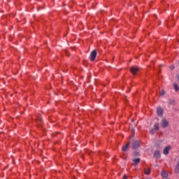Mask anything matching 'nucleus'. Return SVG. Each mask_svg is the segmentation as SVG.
<instances>
[{"label": "nucleus", "instance_id": "nucleus-8", "mask_svg": "<svg viewBox=\"0 0 179 179\" xmlns=\"http://www.w3.org/2000/svg\"><path fill=\"white\" fill-rule=\"evenodd\" d=\"M176 174H179V160L177 162V164L175 169Z\"/></svg>", "mask_w": 179, "mask_h": 179}, {"label": "nucleus", "instance_id": "nucleus-21", "mask_svg": "<svg viewBox=\"0 0 179 179\" xmlns=\"http://www.w3.org/2000/svg\"><path fill=\"white\" fill-rule=\"evenodd\" d=\"M37 120H38V121H41V119H40V118H37Z\"/></svg>", "mask_w": 179, "mask_h": 179}, {"label": "nucleus", "instance_id": "nucleus-20", "mask_svg": "<svg viewBox=\"0 0 179 179\" xmlns=\"http://www.w3.org/2000/svg\"><path fill=\"white\" fill-rule=\"evenodd\" d=\"M127 178H128V176H127V175H124L123 179H127Z\"/></svg>", "mask_w": 179, "mask_h": 179}, {"label": "nucleus", "instance_id": "nucleus-7", "mask_svg": "<svg viewBox=\"0 0 179 179\" xmlns=\"http://www.w3.org/2000/svg\"><path fill=\"white\" fill-rule=\"evenodd\" d=\"M133 162H134L133 165L136 166L138 165L139 163H141V158L134 159H133Z\"/></svg>", "mask_w": 179, "mask_h": 179}, {"label": "nucleus", "instance_id": "nucleus-18", "mask_svg": "<svg viewBox=\"0 0 179 179\" xmlns=\"http://www.w3.org/2000/svg\"><path fill=\"white\" fill-rule=\"evenodd\" d=\"M165 93H166V91L162 90V91L161 92V96L164 95V94H165Z\"/></svg>", "mask_w": 179, "mask_h": 179}, {"label": "nucleus", "instance_id": "nucleus-14", "mask_svg": "<svg viewBox=\"0 0 179 179\" xmlns=\"http://www.w3.org/2000/svg\"><path fill=\"white\" fill-rule=\"evenodd\" d=\"M173 87H174L176 92H178V90H179L178 85H177V84H173Z\"/></svg>", "mask_w": 179, "mask_h": 179}, {"label": "nucleus", "instance_id": "nucleus-2", "mask_svg": "<svg viewBox=\"0 0 179 179\" xmlns=\"http://www.w3.org/2000/svg\"><path fill=\"white\" fill-rule=\"evenodd\" d=\"M161 127H162V128H167V127H169V121H167L166 119H162Z\"/></svg>", "mask_w": 179, "mask_h": 179}, {"label": "nucleus", "instance_id": "nucleus-22", "mask_svg": "<svg viewBox=\"0 0 179 179\" xmlns=\"http://www.w3.org/2000/svg\"><path fill=\"white\" fill-rule=\"evenodd\" d=\"M178 80H179V76H178Z\"/></svg>", "mask_w": 179, "mask_h": 179}, {"label": "nucleus", "instance_id": "nucleus-11", "mask_svg": "<svg viewBox=\"0 0 179 179\" xmlns=\"http://www.w3.org/2000/svg\"><path fill=\"white\" fill-rule=\"evenodd\" d=\"M129 148V143H127V145L122 147V151L127 152Z\"/></svg>", "mask_w": 179, "mask_h": 179}, {"label": "nucleus", "instance_id": "nucleus-5", "mask_svg": "<svg viewBox=\"0 0 179 179\" xmlns=\"http://www.w3.org/2000/svg\"><path fill=\"white\" fill-rule=\"evenodd\" d=\"M170 149H171V146L170 145L165 147V148L163 150V153L164 155H165V156H167V155H169V152H170Z\"/></svg>", "mask_w": 179, "mask_h": 179}, {"label": "nucleus", "instance_id": "nucleus-10", "mask_svg": "<svg viewBox=\"0 0 179 179\" xmlns=\"http://www.w3.org/2000/svg\"><path fill=\"white\" fill-rule=\"evenodd\" d=\"M162 176L164 177V178H167V177H169V173H167L166 171H162Z\"/></svg>", "mask_w": 179, "mask_h": 179}, {"label": "nucleus", "instance_id": "nucleus-1", "mask_svg": "<svg viewBox=\"0 0 179 179\" xmlns=\"http://www.w3.org/2000/svg\"><path fill=\"white\" fill-rule=\"evenodd\" d=\"M96 57H97V51H96V50H94L92 51L90 56V61H94L96 59Z\"/></svg>", "mask_w": 179, "mask_h": 179}, {"label": "nucleus", "instance_id": "nucleus-3", "mask_svg": "<svg viewBox=\"0 0 179 179\" xmlns=\"http://www.w3.org/2000/svg\"><path fill=\"white\" fill-rule=\"evenodd\" d=\"M138 71H139V69L137 66H133L130 69V72L133 75H136V73H138Z\"/></svg>", "mask_w": 179, "mask_h": 179}, {"label": "nucleus", "instance_id": "nucleus-19", "mask_svg": "<svg viewBox=\"0 0 179 179\" xmlns=\"http://www.w3.org/2000/svg\"><path fill=\"white\" fill-rule=\"evenodd\" d=\"M174 68H175L174 65H172L170 66V69H171V71L174 70Z\"/></svg>", "mask_w": 179, "mask_h": 179}, {"label": "nucleus", "instance_id": "nucleus-16", "mask_svg": "<svg viewBox=\"0 0 179 179\" xmlns=\"http://www.w3.org/2000/svg\"><path fill=\"white\" fill-rule=\"evenodd\" d=\"M134 156H136V157L141 156V155L139 154V152H136V151L134 152Z\"/></svg>", "mask_w": 179, "mask_h": 179}, {"label": "nucleus", "instance_id": "nucleus-13", "mask_svg": "<svg viewBox=\"0 0 179 179\" xmlns=\"http://www.w3.org/2000/svg\"><path fill=\"white\" fill-rule=\"evenodd\" d=\"M155 131H159V123H155L154 125Z\"/></svg>", "mask_w": 179, "mask_h": 179}, {"label": "nucleus", "instance_id": "nucleus-4", "mask_svg": "<svg viewBox=\"0 0 179 179\" xmlns=\"http://www.w3.org/2000/svg\"><path fill=\"white\" fill-rule=\"evenodd\" d=\"M141 146V143L138 141H135L132 143L133 149H138Z\"/></svg>", "mask_w": 179, "mask_h": 179}, {"label": "nucleus", "instance_id": "nucleus-6", "mask_svg": "<svg viewBox=\"0 0 179 179\" xmlns=\"http://www.w3.org/2000/svg\"><path fill=\"white\" fill-rule=\"evenodd\" d=\"M157 115L159 117H162L163 116V109L162 108H157Z\"/></svg>", "mask_w": 179, "mask_h": 179}, {"label": "nucleus", "instance_id": "nucleus-15", "mask_svg": "<svg viewBox=\"0 0 179 179\" xmlns=\"http://www.w3.org/2000/svg\"><path fill=\"white\" fill-rule=\"evenodd\" d=\"M168 103H169V104L173 105L176 103V101H174L173 99H170Z\"/></svg>", "mask_w": 179, "mask_h": 179}, {"label": "nucleus", "instance_id": "nucleus-12", "mask_svg": "<svg viewBox=\"0 0 179 179\" xmlns=\"http://www.w3.org/2000/svg\"><path fill=\"white\" fill-rule=\"evenodd\" d=\"M144 173L145 174V176H149V174H150V168L145 169Z\"/></svg>", "mask_w": 179, "mask_h": 179}, {"label": "nucleus", "instance_id": "nucleus-9", "mask_svg": "<svg viewBox=\"0 0 179 179\" xmlns=\"http://www.w3.org/2000/svg\"><path fill=\"white\" fill-rule=\"evenodd\" d=\"M154 156L156 159H159L160 157V152L159 150H156L154 153Z\"/></svg>", "mask_w": 179, "mask_h": 179}, {"label": "nucleus", "instance_id": "nucleus-17", "mask_svg": "<svg viewBox=\"0 0 179 179\" xmlns=\"http://www.w3.org/2000/svg\"><path fill=\"white\" fill-rule=\"evenodd\" d=\"M150 134H151L152 135H153V134H155V129H152L150 131Z\"/></svg>", "mask_w": 179, "mask_h": 179}]
</instances>
